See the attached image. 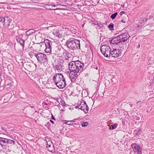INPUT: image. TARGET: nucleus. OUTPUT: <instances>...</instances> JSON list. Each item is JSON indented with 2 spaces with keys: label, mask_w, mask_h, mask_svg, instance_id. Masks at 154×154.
<instances>
[{
  "label": "nucleus",
  "mask_w": 154,
  "mask_h": 154,
  "mask_svg": "<svg viewBox=\"0 0 154 154\" xmlns=\"http://www.w3.org/2000/svg\"><path fill=\"white\" fill-rule=\"evenodd\" d=\"M84 64L79 60L72 61L69 64V69L70 71L69 74L71 82H75L79 75L82 71Z\"/></svg>",
  "instance_id": "obj_1"
},
{
  "label": "nucleus",
  "mask_w": 154,
  "mask_h": 154,
  "mask_svg": "<svg viewBox=\"0 0 154 154\" xmlns=\"http://www.w3.org/2000/svg\"><path fill=\"white\" fill-rule=\"evenodd\" d=\"M65 45L67 48L72 50L80 48L79 40L73 38H70L67 40Z\"/></svg>",
  "instance_id": "obj_2"
},
{
  "label": "nucleus",
  "mask_w": 154,
  "mask_h": 154,
  "mask_svg": "<svg viewBox=\"0 0 154 154\" xmlns=\"http://www.w3.org/2000/svg\"><path fill=\"white\" fill-rule=\"evenodd\" d=\"M15 143L13 140L1 137L0 138V145L3 149L7 152L11 150V147Z\"/></svg>",
  "instance_id": "obj_3"
},
{
  "label": "nucleus",
  "mask_w": 154,
  "mask_h": 154,
  "mask_svg": "<svg viewBox=\"0 0 154 154\" xmlns=\"http://www.w3.org/2000/svg\"><path fill=\"white\" fill-rule=\"evenodd\" d=\"M34 54L39 63H43L44 66L47 65L48 63V59L46 54L39 52L34 53Z\"/></svg>",
  "instance_id": "obj_4"
},
{
  "label": "nucleus",
  "mask_w": 154,
  "mask_h": 154,
  "mask_svg": "<svg viewBox=\"0 0 154 154\" xmlns=\"http://www.w3.org/2000/svg\"><path fill=\"white\" fill-rule=\"evenodd\" d=\"M100 51L105 57H108L110 56L111 49L109 45H102L100 48Z\"/></svg>",
  "instance_id": "obj_5"
},
{
  "label": "nucleus",
  "mask_w": 154,
  "mask_h": 154,
  "mask_svg": "<svg viewBox=\"0 0 154 154\" xmlns=\"http://www.w3.org/2000/svg\"><path fill=\"white\" fill-rule=\"evenodd\" d=\"M53 66L55 70L58 72L62 71L63 67V61L61 60H57L55 63L53 64Z\"/></svg>",
  "instance_id": "obj_6"
},
{
  "label": "nucleus",
  "mask_w": 154,
  "mask_h": 154,
  "mask_svg": "<svg viewBox=\"0 0 154 154\" xmlns=\"http://www.w3.org/2000/svg\"><path fill=\"white\" fill-rule=\"evenodd\" d=\"M5 21H4V25L9 29H11L14 27V25L11 22L12 20L8 17L7 16L5 17Z\"/></svg>",
  "instance_id": "obj_7"
},
{
  "label": "nucleus",
  "mask_w": 154,
  "mask_h": 154,
  "mask_svg": "<svg viewBox=\"0 0 154 154\" xmlns=\"http://www.w3.org/2000/svg\"><path fill=\"white\" fill-rule=\"evenodd\" d=\"M131 146L135 153L136 154H141L142 153V147L138 144L133 143Z\"/></svg>",
  "instance_id": "obj_8"
},
{
  "label": "nucleus",
  "mask_w": 154,
  "mask_h": 154,
  "mask_svg": "<svg viewBox=\"0 0 154 154\" xmlns=\"http://www.w3.org/2000/svg\"><path fill=\"white\" fill-rule=\"evenodd\" d=\"M122 53L121 49H114L112 51L111 50L110 53V56L112 57L116 58L121 55Z\"/></svg>",
  "instance_id": "obj_9"
},
{
  "label": "nucleus",
  "mask_w": 154,
  "mask_h": 154,
  "mask_svg": "<svg viewBox=\"0 0 154 154\" xmlns=\"http://www.w3.org/2000/svg\"><path fill=\"white\" fill-rule=\"evenodd\" d=\"M45 52L46 53H50L51 51V45L52 42L48 39H45Z\"/></svg>",
  "instance_id": "obj_10"
},
{
  "label": "nucleus",
  "mask_w": 154,
  "mask_h": 154,
  "mask_svg": "<svg viewBox=\"0 0 154 154\" xmlns=\"http://www.w3.org/2000/svg\"><path fill=\"white\" fill-rule=\"evenodd\" d=\"M124 33L119 35L122 42L126 41L130 37L128 32L127 31H124Z\"/></svg>",
  "instance_id": "obj_11"
},
{
  "label": "nucleus",
  "mask_w": 154,
  "mask_h": 154,
  "mask_svg": "<svg viewBox=\"0 0 154 154\" xmlns=\"http://www.w3.org/2000/svg\"><path fill=\"white\" fill-rule=\"evenodd\" d=\"M65 79L62 74L56 73L53 77V79L55 84H56L57 82H60L62 80V79Z\"/></svg>",
  "instance_id": "obj_12"
},
{
  "label": "nucleus",
  "mask_w": 154,
  "mask_h": 154,
  "mask_svg": "<svg viewBox=\"0 0 154 154\" xmlns=\"http://www.w3.org/2000/svg\"><path fill=\"white\" fill-rule=\"evenodd\" d=\"M55 84L59 88L62 89L64 88L66 85L65 79H62L60 82H57Z\"/></svg>",
  "instance_id": "obj_13"
},
{
  "label": "nucleus",
  "mask_w": 154,
  "mask_h": 154,
  "mask_svg": "<svg viewBox=\"0 0 154 154\" xmlns=\"http://www.w3.org/2000/svg\"><path fill=\"white\" fill-rule=\"evenodd\" d=\"M52 33L55 36L59 38H62L63 35L62 31L58 29H54L53 30Z\"/></svg>",
  "instance_id": "obj_14"
},
{
  "label": "nucleus",
  "mask_w": 154,
  "mask_h": 154,
  "mask_svg": "<svg viewBox=\"0 0 154 154\" xmlns=\"http://www.w3.org/2000/svg\"><path fill=\"white\" fill-rule=\"evenodd\" d=\"M122 42L119 35L117 37L113 38L110 41V43L112 44H118Z\"/></svg>",
  "instance_id": "obj_15"
},
{
  "label": "nucleus",
  "mask_w": 154,
  "mask_h": 154,
  "mask_svg": "<svg viewBox=\"0 0 154 154\" xmlns=\"http://www.w3.org/2000/svg\"><path fill=\"white\" fill-rule=\"evenodd\" d=\"M16 39L17 42H18L23 49L25 46V40L18 36H16Z\"/></svg>",
  "instance_id": "obj_16"
},
{
  "label": "nucleus",
  "mask_w": 154,
  "mask_h": 154,
  "mask_svg": "<svg viewBox=\"0 0 154 154\" xmlns=\"http://www.w3.org/2000/svg\"><path fill=\"white\" fill-rule=\"evenodd\" d=\"M71 55V54L69 52L65 50L63 52V54L62 57L64 58L65 60H68L70 58V56Z\"/></svg>",
  "instance_id": "obj_17"
},
{
  "label": "nucleus",
  "mask_w": 154,
  "mask_h": 154,
  "mask_svg": "<svg viewBox=\"0 0 154 154\" xmlns=\"http://www.w3.org/2000/svg\"><path fill=\"white\" fill-rule=\"evenodd\" d=\"M35 31L33 29H30L26 31L24 34V35L25 37H26V39H27L28 36L32 34L33 33H35Z\"/></svg>",
  "instance_id": "obj_18"
},
{
  "label": "nucleus",
  "mask_w": 154,
  "mask_h": 154,
  "mask_svg": "<svg viewBox=\"0 0 154 154\" xmlns=\"http://www.w3.org/2000/svg\"><path fill=\"white\" fill-rule=\"evenodd\" d=\"M81 110L83 111L85 114H86L88 112L89 108L87 104H84V106L82 107Z\"/></svg>",
  "instance_id": "obj_19"
},
{
  "label": "nucleus",
  "mask_w": 154,
  "mask_h": 154,
  "mask_svg": "<svg viewBox=\"0 0 154 154\" xmlns=\"http://www.w3.org/2000/svg\"><path fill=\"white\" fill-rule=\"evenodd\" d=\"M65 50L63 49H58V56L60 57H62L63 54V52Z\"/></svg>",
  "instance_id": "obj_20"
},
{
  "label": "nucleus",
  "mask_w": 154,
  "mask_h": 154,
  "mask_svg": "<svg viewBox=\"0 0 154 154\" xmlns=\"http://www.w3.org/2000/svg\"><path fill=\"white\" fill-rule=\"evenodd\" d=\"M84 104H87L86 102L84 100H82L80 103V109H81L82 107L84 106Z\"/></svg>",
  "instance_id": "obj_21"
},
{
  "label": "nucleus",
  "mask_w": 154,
  "mask_h": 154,
  "mask_svg": "<svg viewBox=\"0 0 154 154\" xmlns=\"http://www.w3.org/2000/svg\"><path fill=\"white\" fill-rule=\"evenodd\" d=\"M47 145H46V147L48 148V150L51 152H53V150H52V149H50V148L51 147H52V146L51 147V145L50 144H49L48 143V142H47Z\"/></svg>",
  "instance_id": "obj_22"
},
{
  "label": "nucleus",
  "mask_w": 154,
  "mask_h": 154,
  "mask_svg": "<svg viewBox=\"0 0 154 154\" xmlns=\"http://www.w3.org/2000/svg\"><path fill=\"white\" fill-rule=\"evenodd\" d=\"M97 27L96 26V28L97 27H99L100 28H102L103 26V24L102 23L99 22H98L97 23Z\"/></svg>",
  "instance_id": "obj_23"
},
{
  "label": "nucleus",
  "mask_w": 154,
  "mask_h": 154,
  "mask_svg": "<svg viewBox=\"0 0 154 154\" xmlns=\"http://www.w3.org/2000/svg\"><path fill=\"white\" fill-rule=\"evenodd\" d=\"M45 40H44V42H40V43H37L36 44L38 45L40 47H42L43 46H45Z\"/></svg>",
  "instance_id": "obj_24"
},
{
  "label": "nucleus",
  "mask_w": 154,
  "mask_h": 154,
  "mask_svg": "<svg viewBox=\"0 0 154 154\" xmlns=\"http://www.w3.org/2000/svg\"><path fill=\"white\" fill-rule=\"evenodd\" d=\"M118 13L116 12L115 13H114L112 14L110 16V18L112 19H114L116 17Z\"/></svg>",
  "instance_id": "obj_25"
},
{
  "label": "nucleus",
  "mask_w": 154,
  "mask_h": 154,
  "mask_svg": "<svg viewBox=\"0 0 154 154\" xmlns=\"http://www.w3.org/2000/svg\"><path fill=\"white\" fill-rule=\"evenodd\" d=\"M108 27L109 29L110 30H114L113 29L114 24L112 23H110Z\"/></svg>",
  "instance_id": "obj_26"
},
{
  "label": "nucleus",
  "mask_w": 154,
  "mask_h": 154,
  "mask_svg": "<svg viewBox=\"0 0 154 154\" xmlns=\"http://www.w3.org/2000/svg\"><path fill=\"white\" fill-rule=\"evenodd\" d=\"M88 123L87 122H83L82 123L81 125L82 127H85L87 126Z\"/></svg>",
  "instance_id": "obj_27"
},
{
  "label": "nucleus",
  "mask_w": 154,
  "mask_h": 154,
  "mask_svg": "<svg viewBox=\"0 0 154 154\" xmlns=\"http://www.w3.org/2000/svg\"><path fill=\"white\" fill-rule=\"evenodd\" d=\"M7 68L8 70H9L10 71L12 70V67H13V66L12 65H10L8 64L7 66Z\"/></svg>",
  "instance_id": "obj_28"
},
{
  "label": "nucleus",
  "mask_w": 154,
  "mask_h": 154,
  "mask_svg": "<svg viewBox=\"0 0 154 154\" xmlns=\"http://www.w3.org/2000/svg\"><path fill=\"white\" fill-rule=\"evenodd\" d=\"M116 126L114 124L113 125H112L110 126V129L111 130H113L116 128Z\"/></svg>",
  "instance_id": "obj_29"
},
{
  "label": "nucleus",
  "mask_w": 154,
  "mask_h": 154,
  "mask_svg": "<svg viewBox=\"0 0 154 154\" xmlns=\"http://www.w3.org/2000/svg\"><path fill=\"white\" fill-rule=\"evenodd\" d=\"M142 130L140 129L138 131H137L136 133V135H139L141 134L142 132Z\"/></svg>",
  "instance_id": "obj_30"
},
{
  "label": "nucleus",
  "mask_w": 154,
  "mask_h": 154,
  "mask_svg": "<svg viewBox=\"0 0 154 154\" xmlns=\"http://www.w3.org/2000/svg\"><path fill=\"white\" fill-rule=\"evenodd\" d=\"M5 17L2 16L0 17V22L3 23L5 21Z\"/></svg>",
  "instance_id": "obj_31"
},
{
  "label": "nucleus",
  "mask_w": 154,
  "mask_h": 154,
  "mask_svg": "<svg viewBox=\"0 0 154 154\" xmlns=\"http://www.w3.org/2000/svg\"><path fill=\"white\" fill-rule=\"evenodd\" d=\"M60 102L61 103V105L65 107L66 106V103L63 100H61Z\"/></svg>",
  "instance_id": "obj_32"
},
{
  "label": "nucleus",
  "mask_w": 154,
  "mask_h": 154,
  "mask_svg": "<svg viewBox=\"0 0 154 154\" xmlns=\"http://www.w3.org/2000/svg\"><path fill=\"white\" fill-rule=\"evenodd\" d=\"M125 45V44H123L122 45H120L119 46V47L120 48H122V49H123L124 48Z\"/></svg>",
  "instance_id": "obj_33"
},
{
  "label": "nucleus",
  "mask_w": 154,
  "mask_h": 154,
  "mask_svg": "<svg viewBox=\"0 0 154 154\" xmlns=\"http://www.w3.org/2000/svg\"><path fill=\"white\" fill-rule=\"evenodd\" d=\"M92 23L94 25H97V23L98 22H96V21H92Z\"/></svg>",
  "instance_id": "obj_34"
},
{
  "label": "nucleus",
  "mask_w": 154,
  "mask_h": 154,
  "mask_svg": "<svg viewBox=\"0 0 154 154\" xmlns=\"http://www.w3.org/2000/svg\"><path fill=\"white\" fill-rule=\"evenodd\" d=\"M7 96H11V97H10V99L11 97L12 96V94L11 93H9L8 94H7Z\"/></svg>",
  "instance_id": "obj_35"
},
{
  "label": "nucleus",
  "mask_w": 154,
  "mask_h": 154,
  "mask_svg": "<svg viewBox=\"0 0 154 154\" xmlns=\"http://www.w3.org/2000/svg\"><path fill=\"white\" fill-rule=\"evenodd\" d=\"M75 108L76 109L79 108V109H80V105L79 104V105H77V106H76L75 107Z\"/></svg>",
  "instance_id": "obj_36"
},
{
  "label": "nucleus",
  "mask_w": 154,
  "mask_h": 154,
  "mask_svg": "<svg viewBox=\"0 0 154 154\" xmlns=\"http://www.w3.org/2000/svg\"><path fill=\"white\" fill-rule=\"evenodd\" d=\"M125 13V12H124V11H121L120 13V15H122L123 14H124Z\"/></svg>",
  "instance_id": "obj_37"
},
{
  "label": "nucleus",
  "mask_w": 154,
  "mask_h": 154,
  "mask_svg": "<svg viewBox=\"0 0 154 154\" xmlns=\"http://www.w3.org/2000/svg\"><path fill=\"white\" fill-rule=\"evenodd\" d=\"M29 49H31V50H33V48L32 46H30V45H29Z\"/></svg>",
  "instance_id": "obj_38"
},
{
  "label": "nucleus",
  "mask_w": 154,
  "mask_h": 154,
  "mask_svg": "<svg viewBox=\"0 0 154 154\" xmlns=\"http://www.w3.org/2000/svg\"><path fill=\"white\" fill-rule=\"evenodd\" d=\"M51 119H52L53 120H55V118H54V117L53 116V115H52V114Z\"/></svg>",
  "instance_id": "obj_39"
},
{
  "label": "nucleus",
  "mask_w": 154,
  "mask_h": 154,
  "mask_svg": "<svg viewBox=\"0 0 154 154\" xmlns=\"http://www.w3.org/2000/svg\"><path fill=\"white\" fill-rule=\"evenodd\" d=\"M129 105H130V107H132L133 106V104L131 102L130 103Z\"/></svg>",
  "instance_id": "obj_40"
},
{
  "label": "nucleus",
  "mask_w": 154,
  "mask_h": 154,
  "mask_svg": "<svg viewBox=\"0 0 154 154\" xmlns=\"http://www.w3.org/2000/svg\"><path fill=\"white\" fill-rule=\"evenodd\" d=\"M70 122H71V121H68L66 123L68 125H71V124L70 123Z\"/></svg>",
  "instance_id": "obj_41"
},
{
  "label": "nucleus",
  "mask_w": 154,
  "mask_h": 154,
  "mask_svg": "<svg viewBox=\"0 0 154 154\" xmlns=\"http://www.w3.org/2000/svg\"><path fill=\"white\" fill-rule=\"evenodd\" d=\"M121 22H122V23H126V21H124L122 20H121Z\"/></svg>",
  "instance_id": "obj_42"
},
{
  "label": "nucleus",
  "mask_w": 154,
  "mask_h": 154,
  "mask_svg": "<svg viewBox=\"0 0 154 154\" xmlns=\"http://www.w3.org/2000/svg\"><path fill=\"white\" fill-rule=\"evenodd\" d=\"M50 122H51L53 124H54V121H53L50 120Z\"/></svg>",
  "instance_id": "obj_43"
},
{
  "label": "nucleus",
  "mask_w": 154,
  "mask_h": 154,
  "mask_svg": "<svg viewBox=\"0 0 154 154\" xmlns=\"http://www.w3.org/2000/svg\"><path fill=\"white\" fill-rule=\"evenodd\" d=\"M94 68L96 69L97 70L98 69L97 67V66H96L94 67Z\"/></svg>",
  "instance_id": "obj_44"
},
{
  "label": "nucleus",
  "mask_w": 154,
  "mask_h": 154,
  "mask_svg": "<svg viewBox=\"0 0 154 154\" xmlns=\"http://www.w3.org/2000/svg\"><path fill=\"white\" fill-rule=\"evenodd\" d=\"M43 103H44V105H48V104L47 103H46L45 102H43Z\"/></svg>",
  "instance_id": "obj_45"
},
{
  "label": "nucleus",
  "mask_w": 154,
  "mask_h": 154,
  "mask_svg": "<svg viewBox=\"0 0 154 154\" xmlns=\"http://www.w3.org/2000/svg\"><path fill=\"white\" fill-rule=\"evenodd\" d=\"M57 106H58V107H60V104H58V105H57Z\"/></svg>",
  "instance_id": "obj_46"
},
{
  "label": "nucleus",
  "mask_w": 154,
  "mask_h": 154,
  "mask_svg": "<svg viewBox=\"0 0 154 154\" xmlns=\"http://www.w3.org/2000/svg\"><path fill=\"white\" fill-rule=\"evenodd\" d=\"M57 5L55 4V5H53V6H54L55 7V6H57Z\"/></svg>",
  "instance_id": "obj_47"
},
{
  "label": "nucleus",
  "mask_w": 154,
  "mask_h": 154,
  "mask_svg": "<svg viewBox=\"0 0 154 154\" xmlns=\"http://www.w3.org/2000/svg\"><path fill=\"white\" fill-rule=\"evenodd\" d=\"M31 108H33L34 107L33 106H31Z\"/></svg>",
  "instance_id": "obj_48"
},
{
  "label": "nucleus",
  "mask_w": 154,
  "mask_h": 154,
  "mask_svg": "<svg viewBox=\"0 0 154 154\" xmlns=\"http://www.w3.org/2000/svg\"><path fill=\"white\" fill-rule=\"evenodd\" d=\"M84 26V24H83L82 25V27H83Z\"/></svg>",
  "instance_id": "obj_49"
},
{
  "label": "nucleus",
  "mask_w": 154,
  "mask_h": 154,
  "mask_svg": "<svg viewBox=\"0 0 154 154\" xmlns=\"http://www.w3.org/2000/svg\"><path fill=\"white\" fill-rule=\"evenodd\" d=\"M148 24L149 25H150L151 24H151H149V23Z\"/></svg>",
  "instance_id": "obj_50"
},
{
  "label": "nucleus",
  "mask_w": 154,
  "mask_h": 154,
  "mask_svg": "<svg viewBox=\"0 0 154 154\" xmlns=\"http://www.w3.org/2000/svg\"><path fill=\"white\" fill-rule=\"evenodd\" d=\"M140 47V45H139V46H138V47Z\"/></svg>",
  "instance_id": "obj_51"
},
{
  "label": "nucleus",
  "mask_w": 154,
  "mask_h": 154,
  "mask_svg": "<svg viewBox=\"0 0 154 154\" xmlns=\"http://www.w3.org/2000/svg\"><path fill=\"white\" fill-rule=\"evenodd\" d=\"M50 149H51V147L50 148Z\"/></svg>",
  "instance_id": "obj_52"
},
{
  "label": "nucleus",
  "mask_w": 154,
  "mask_h": 154,
  "mask_svg": "<svg viewBox=\"0 0 154 154\" xmlns=\"http://www.w3.org/2000/svg\"><path fill=\"white\" fill-rule=\"evenodd\" d=\"M145 20H145V21H146L147 20L146 19H145Z\"/></svg>",
  "instance_id": "obj_53"
},
{
  "label": "nucleus",
  "mask_w": 154,
  "mask_h": 154,
  "mask_svg": "<svg viewBox=\"0 0 154 154\" xmlns=\"http://www.w3.org/2000/svg\"><path fill=\"white\" fill-rule=\"evenodd\" d=\"M138 102H137V103H138Z\"/></svg>",
  "instance_id": "obj_54"
},
{
  "label": "nucleus",
  "mask_w": 154,
  "mask_h": 154,
  "mask_svg": "<svg viewBox=\"0 0 154 154\" xmlns=\"http://www.w3.org/2000/svg\"><path fill=\"white\" fill-rule=\"evenodd\" d=\"M153 20H154V18H153Z\"/></svg>",
  "instance_id": "obj_55"
}]
</instances>
